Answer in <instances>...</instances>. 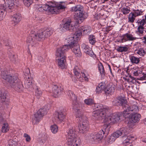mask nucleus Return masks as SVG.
<instances>
[{"label":"nucleus","instance_id":"nucleus-14","mask_svg":"<svg viewBox=\"0 0 146 146\" xmlns=\"http://www.w3.org/2000/svg\"><path fill=\"white\" fill-rule=\"evenodd\" d=\"M70 48L75 54L76 56L80 57L81 55V53L79 46L77 43H73L70 47Z\"/></svg>","mask_w":146,"mask_h":146},{"label":"nucleus","instance_id":"nucleus-58","mask_svg":"<svg viewBox=\"0 0 146 146\" xmlns=\"http://www.w3.org/2000/svg\"><path fill=\"white\" fill-rule=\"evenodd\" d=\"M3 115L0 113V123H2L5 121V119L4 118Z\"/></svg>","mask_w":146,"mask_h":146},{"label":"nucleus","instance_id":"nucleus-56","mask_svg":"<svg viewBox=\"0 0 146 146\" xmlns=\"http://www.w3.org/2000/svg\"><path fill=\"white\" fill-rule=\"evenodd\" d=\"M23 137L25 138V140L27 142H29L31 140L30 136L26 133L24 134Z\"/></svg>","mask_w":146,"mask_h":146},{"label":"nucleus","instance_id":"nucleus-60","mask_svg":"<svg viewBox=\"0 0 146 146\" xmlns=\"http://www.w3.org/2000/svg\"><path fill=\"white\" fill-rule=\"evenodd\" d=\"M142 40H143V42L145 44H146V36H144L143 37Z\"/></svg>","mask_w":146,"mask_h":146},{"label":"nucleus","instance_id":"nucleus-1","mask_svg":"<svg viewBox=\"0 0 146 146\" xmlns=\"http://www.w3.org/2000/svg\"><path fill=\"white\" fill-rule=\"evenodd\" d=\"M69 50L68 46L64 45L58 48L56 53V60L60 68L64 69L66 68V59L64 53Z\"/></svg>","mask_w":146,"mask_h":146},{"label":"nucleus","instance_id":"nucleus-45","mask_svg":"<svg viewBox=\"0 0 146 146\" xmlns=\"http://www.w3.org/2000/svg\"><path fill=\"white\" fill-rule=\"evenodd\" d=\"M81 27L79 28L77 30L74 35L77 36V38L78 39L80 36L82 35L83 31L80 29Z\"/></svg>","mask_w":146,"mask_h":146},{"label":"nucleus","instance_id":"nucleus-39","mask_svg":"<svg viewBox=\"0 0 146 146\" xmlns=\"http://www.w3.org/2000/svg\"><path fill=\"white\" fill-rule=\"evenodd\" d=\"M9 146H16L17 144V141L16 139H11L8 141Z\"/></svg>","mask_w":146,"mask_h":146},{"label":"nucleus","instance_id":"nucleus-50","mask_svg":"<svg viewBox=\"0 0 146 146\" xmlns=\"http://www.w3.org/2000/svg\"><path fill=\"white\" fill-rule=\"evenodd\" d=\"M143 12L141 10L137 9L134 10L133 13L134 14L136 17L143 15Z\"/></svg>","mask_w":146,"mask_h":146},{"label":"nucleus","instance_id":"nucleus-52","mask_svg":"<svg viewBox=\"0 0 146 146\" xmlns=\"http://www.w3.org/2000/svg\"><path fill=\"white\" fill-rule=\"evenodd\" d=\"M42 94V92L40 89L37 88L35 90V95L38 98H39Z\"/></svg>","mask_w":146,"mask_h":146},{"label":"nucleus","instance_id":"nucleus-31","mask_svg":"<svg viewBox=\"0 0 146 146\" xmlns=\"http://www.w3.org/2000/svg\"><path fill=\"white\" fill-rule=\"evenodd\" d=\"M129 59L131 62L133 64H137L140 61V59L133 55H131L129 56Z\"/></svg>","mask_w":146,"mask_h":146},{"label":"nucleus","instance_id":"nucleus-18","mask_svg":"<svg viewBox=\"0 0 146 146\" xmlns=\"http://www.w3.org/2000/svg\"><path fill=\"white\" fill-rule=\"evenodd\" d=\"M37 34V32H36L35 31L32 30L31 32V34L27 38L26 42L29 45L30 44L32 45L33 44L34 39H35L38 40L36 38V36H33V34Z\"/></svg>","mask_w":146,"mask_h":146},{"label":"nucleus","instance_id":"nucleus-15","mask_svg":"<svg viewBox=\"0 0 146 146\" xmlns=\"http://www.w3.org/2000/svg\"><path fill=\"white\" fill-rule=\"evenodd\" d=\"M136 39V38L134 36L131 34L126 33L121 36L120 42L123 43L127 41H133Z\"/></svg>","mask_w":146,"mask_h":146},{"label":"nucleus","instance_id":"nucleus-36","mask_svg":"<svg viewBox=\"0 0 146 146\" xmlns=\"http://www.w3.org/2000/svg\"><path fill=\"white\" fill-rule=\"evenodd\" d=\"M80 70L77 66L75 67L74 69V72L75 76H76L78 78H81V74L80 73Z\"/></svg>","mask_w":146,"mask_h":146},{"label":"nucleus","instance_id":"nucleus-54","mask_svg":"<svg viewBox=\"0 0 146 146\" xmlns=\"http://www.w3.org/2000/svg\"><path fill=\"white\" fill-rule=\"evenodd\" d=\"M84 102L87 105H91L94 104V101L92 99L88 98L86 99Z\"/></svg>","mask_w":146,"mask_h":146},{"label":"nucleus","instance_id":"nucleus-26","mask_svg":"<svg viewBox=\"0 0 146 146\" xmlns=\"http://www.w3.org/2000/svg\"><path fill=\"white\" fill-rule=\"evenodd\" d=\"M9 102V100L8 98L7 97L6 94L4 92L0 91V102H5L7 104Z\"/></svg>","mask_w":146,"mask_h":146},{"label":"nucleus","instance_id":"nucleus-37","mask_svg":"<svg viewBox=\"0 0 146 146\" xmlns=\"http://www.w3.org/2000/svg\"><path fill=\"white\" fill-rule=\"evenodd\" d=\"M136 53L141 56H143L146 54V50L144 48H140L137 50Z\"/></svg>","mask_w":146,"mask_h":146},{"label":"nucleus","instance_id":"nucleus-24","mask_svg":"<svg viewBox=\"0 0 146 146\" xmlns=\"http://www.w3.org/2000/svg\"><path fill=\"white\" fill-rule=\"evenodd\" d=\"M13 21L15 24L18 23L21 21V14L19 13H16L14 14L12 17Z\"/></svg>","mask_w":146,"mask_h":146},{"label":"nucleus","instance_id":"nucleus-2","mask_svg":"<svg viewBox=\"0 0 146 146\" xmlns=\"http://www.w3.org/2000/svg\"><path fill=\"white\" fill-rule=\"evenodd\" d=\"M66 5L65 3L61 2L58 4L55 2H49L43 5L46 11H48L52 14L58 13L60 10L65 9Z\"/></svg>","mask_w":146,"mask_h":146},{"label":"nucleus","instance_id":"nucleus-35","mask_svg":"<svg viewBox=\"0 0 146 146\" xmlns=\"http://www.w3.org/2000/svg\"><path fill=\"white\" fill-rule=\"evenodd\" d=\"M33 80L32 78H29L25 82V85L27 88L31 87L32 86Z\"/></svg>","mask_w":146,"mask_h":146},{"label":"nucleus","instance_id":"nucleus-7","mask_svg":"<svg viewBox=\"0 0 146 146\" xmlns=\"http://www.w3.org/2000/svg\"><path fill=\"white\" fill-rule=\"evenodd\" d=\"M122 117L120 113H114L107 116L104 119V121L108 123H115L119 121Z\"/></svg>","mask_w":146,"mask_h":146},{"label":"nucleus","instance_id":"nucleus-61","mask_svg":"<svg viewBox=\"0 0 146 146\" xmlns=\"http://www.w3.org/2000/svg\"><path fill=\"white\" fill-rule=\"evenodd\" d=\"M133 73L135 76H138L139 74L137 71H133Z\"/></svg>","mask_w":146,"mask_h":146},{"label":"nucleus","instance_id":"nucleus-13","mask_svg":"<svg viewBox=\"0 0 146 146\" xmlns=\"http://www.w3.org/2000/svg\"><path fill=\"white\" fill-rule=\"evenodd\" d=\"M54 115L56 122L60 123L65 120V115L61 110H58L54 113Z\"/></svg>","mask_w":146,"mask_h":146},{"label":"nucleus","instance_id":"nucleus-44","mask_svg":"<svg viewBox=\"0 0 146 146\" xmlns=\"http://www.w3.org/2000/svg\"><path fill=\"white\" fill-rule=\"evenodd\" d=\"M123 116L125 118H129L131 117V114L129 110H124L123 112Z\"/></svg>","mask_w":146,"mask_h":146},{"label":"nucleus","instance_id":"nucleus-43","mask_svg":"<svg viewBox=\"0 0 146 146\" xmlns=\"http://www.w3.org/2000/svg\"><path fill=\"white\" fill-rule=\"evenodd\" d=\"M104 88L105 86L104 85H102V84H100L96 88V92L98 93H99L104 90Z\"/></svg>","mask_w":146,"mask_h":146},{"label":"nucleus","instance_id":"nucleus-3","mask_svg":"<svg viewBox=\"0 0 146 146\" xmlns=\"http://www.w3.org/2000/svg\"><path fill=\"white\" fill-rule=\"evenodd\" d=\"M2 78L5 80L7 82V84L13 88L20 81L17 77L14 75L8 74L7 72L5 71H2L1 74Z\"/></svg>","mask_w":146,"mask_h":146},{"label":"nucleus","instance_id":"nucleus-47","mask_svg":"<svg viewBox=\"0 0 146 146\" xmlns=\"http://www.w3.org/2000/svg\"><path fill=\"white\" fill-rule=\"evenodd\" d=\"M144 27L138 26L137 27V30L136 31V33L142 34L143 33Z\"/></svg>","mask_w":146,"mask_h":146},{"label":"nucleus","instance_id":"nucleus-23","mask_svg":"<svg viewBox=\"0 0 146 146\" xmlns=\"http://www.w3.org/2000/svg\"><path fill=\"white\" fill-rule=\"evenodd\" d=\"M82 48L83 49L84 52L86 54L90 56H93L94 55V53L92 50V48L88 46L83 44L82 45Z\"/></svg>","mask_w":146,"mask_h":146},{"label":"nucleus","instance_id":"nucleus-59","mask_svg":"<svg viewBox=\"0 0 146 146\" xmlns=\"http://www.w3.org/2000/svg\"><path fill=\"white\" fill-rule=\"evenodd\" d=\"M82 76L84 78L85 80L86 81H88V78L87 76H86V75L84 73L82 72Z\"/></svg>","mask_w":146,"mask_h":146},{"label":"nucleus","instance_id":"nucleus-20","mask_svg":"<svg viewBox=\"0 0 146 146\" xmlns=\"http://www.w3.org/2000/svg\"><path fill=\"white\" fill-rule=\"evenodd\" d=\"M127 128L124 127L119 129L118 130L115 132L118 137L121 135H123V136H127Z\"/></svg>","mask_w":146,"mask_h":146},{"label":"nucleus","instance_id":"nucleus-19","mask_svg":"<svg viewBox=\"0 0 146 146\" xmlns=\"http://www.w3.org/2000/svg\"><path fill=\"white\" fill-rule=\"evenodd\" d=\"M74 26V22L72 21L70 19H68L66 20L64 24L63 28L67 30H70L72 29Z\"/></svg>","mask_w":146,"mask_h":146},{"label":"nucleus","instance_id":"nucleus-12","mask_svg":"<svg viewBox=\"0 0 146 146\" xmlns=\"http://www.w3.org/2000/svg\"><path fill=\"white\" fill-rule=\"evenodd\" d=\"M95 119L99 121H100L106 117V112L104 110H96L93 111V113Z\"/></svg>","mask_w":146,"mask_h":146},{"label":"nucleus","instance_id":"nucleus-28","mask_svg":"<svg viewBox=\"0 0 146 146\" xmlns=\"http://www.w3.org/2000/svg\"><path fill=\"white\" fill-rule=\"evenodd\" d=\"M8 12L2 4L0 5V21L3 20Z\"/></svg>","mask_w":146,"mask_h":146},{"label":"nucleus","instance_id":"nucleus-40","mask_svg":"<svg viewBox=\"0 0 146 146\" xmlns=\"http://www.w3.org/2000/svg\"><path fill=\"white\" fill-rule=\"evenodd\" d=\"M136 16L133 12L131 13L128 17V22L131 23H133L135 19Z\"/></svg>","mask_w":146,"mask_h":146},{"label":"nucleus","instance_id":"nucleus-25","mask_svg":"<svg viewBox=\"0 0 146 146\" xmlns=\"http://www.w3.org/2000/svg\"><path fill=\"white\" fill-rule=\"evenodd\" d=\"M68 95L69 98L72 100L73 104H75L74 109H76V108H77L78 107V105L77 104L78 103L76 102L77 98L75 95L74 94L73 92L72 91H69L68 93Z\"/></svg>","mask_w":146,"mask_h":146},{"label":"nucleus","instance_id":"nucleus-48","mask_svg":"<svg viewBox=\"0 0 146 146\" xmlns=\"http://www.w3.org/2000/svg\"><path fill=\"white\" fill-rule=\"evenodd\" d=\"M50 128L52 132L53 133H56L58 131V127L56 125L51 126Z\"/></svg>","mask_w":146,"mask_h":146},{"label":"nucleus","instance_id":"nucleus-21","mask_svg":"<svg viewBox=\"0 0 146 146\" xmlns=\"http://www.w3.org/2000/svg\"><path fill=\"white\" fill-rule=\"evenodd\" d=\"M61 88L60 86L57 85H54L53 88V96L55 98L58 97L60 94Z\"/></svg>","mask_w":146,"mask_h":146},{"label":"nucleus","instance_id":"nucleus-42","mask_svg":"<svg viewBox=\"0 0 146 146\" xmlns=\"http://www.w3.org/2000/svg\"><path fill=\"white\" fill-rule=\"evenodd\" d=\"M99 70L102 76L105 75V72L102 63H100L99 64Z\"/></svg>","mask_w":146,"mask_h":146},{"label":"nucleus","instance_id":"nucleus-46","mask_svg":"<svg viewBox=\"0 0 146 146\" xmlns=\"http://www.w3.org/2000/svg\"><path fill=\"white\" fill-rule=\"evenodd\" d=\"M88 39L90 43L92 44H94L96 42L95 37L93 35H91L89 36Z\"/></svg>","mask_w":146,"mask_h":146},{"label":"nucleus","instance_id":"nucleus-22","mask_svg":"<svg viewBox=\"0 0 146 146\" xmlns=\"http://www.w3.org/2000/svg\"><path fill=\"white\" fill-rule=\"evenodd\" d=\"M77 36H76L74 35L73 36L70 37L66 39V42H67L69 44L66 45L68 46L69 49L70 48V47L72 44H73V43H76V42L78 40L77 38Z\"/></svg>","mask_w":146,"mask_h":146},{"label":"nucleus","instance_id":"nucleus-62","mask_svg":"<svg viewBox=\"0 0 146 146\" xmlns=\"http://www.w3.org/2000/svg\"><path fill=\"white\" fill-rule=\"evenodd\" d=\"M132 109H133V110H137L138 109V108L137 106L135 105H133L132 107Z\"/></svg>","mask_w":146,"mask_h":146},{"label":"nucleus","instance_id":"nucleus-27","mask_svg":"<svg viewBox=\"0 0 146 146\" xmlns=\"http://www.w3.org/2000/svg\"><path fill=\"white\" fill-rule=\"evenodd\" d=\"M15 91L18 92H22L24 90V87L20 81L12 88Z\"/></svg>","mask_w":146,"mask_h":146},{"label":"nucleus","instance_id":"nucleus-5","mask_svg":"<svg viewBox=\"0 0 146 146\" xmlns=\"http://www.w3.org/2000/svg\"><path fill=\"white\" fill-rule=\"evenodd\" d=\"M104 133L103 130H101L97 133L87 135L86 138L92 143H100L103 138Z\"/></svg>","mask_w":146,"mask_h":146},{"label":"nucleus","instance_id":"nucleus-49","mask_svg":"<svg viewBox=\"0 0 146 146\" xmlns=\"http://www.w3.org/2000/svg\"><path fill=\"white\" fill-rule=\"evenodd\" d=\"M121 12L124 15H127L128 14L130 11V9L127 7H124L121 9Z\"/></svg>","mask_w":146,"mask_h":146},{"label":"nucleus","instance_id":"nucleus-6","mask_svg":"<svg viewBox=\"0 0 146 146\" xmlns=\"http://www.w3.org/2000/svg\"><path fill=\"white\" fill-rule=\"evenodd\" d=\"M53 32V30L52 28H47L42 32H38L37 34H34L33 35L36 36L38 40H40L43 38H45L50 36L52 34Z\"/></svg>","mask_w":146,"mask_h":146},{"label":"nucleus","instance_id":"nucleus-4","mask_svg":"<svg viewBox=\"0 0 146 146\" xmlns=\"http://www.w3.org/2000/svg\"><path fill=\"white\" fill-rule=\"evenodd\" d=\"M68 144L70 146H78L80 144V140L72 129H70L68 133Z\"/></svg>","mask_w":146,"mask_h":146},{"label":"nucleus","instance_id":"nucleus-10","mask_svg":"<svg viewBox=\"0 0 146 146\" xmlns=\"http://www.w3.org/2000/svg\"><path fill=\"white\" fill-rule=\"evenodd\" d=\"M47 113L46 110H36L32 120L33 124L34 125L37 124L41 118Z\"/></svg>","mask_w":146,"mask_h":146},{"label":"nucleus","instance_id":"nucleus-9","mask_svg":"<svg viewBox=\"0 0 146 146\" xmlns=\"http://www.w3.org/2000/svg\"><path fill=\"white\" fill-rule=\"evenodd\" d=\"M141 117V115L137 113L131 114L128 122V126L130 128H132L136 123H138Z\"/></svg>","mask_w":146,"mask_h":146},{"label":"nucleus","instance_id":"nucleus-57","mask_svg":"<svg viewBox=\"0 0 146 146\" xmlns=\"http://www.w3.org/2000/svg\"><path fill=\"white\" fill-rule=\"evenodd\" d=\"M3 42L4 45L6 46H10V42L7 39H4L3 40Z\"/></svg>","mask_w":146,"mask_h":146},{"label":"nucleus","instance_id":"nucleus-29","mask_svg":"<svg viewBox=\"0 0 146 146\" xmlns=\"http://www.w3.org/2000/svg\"><path fill=\"white\" fill-rule=\"evenodd\" d=\"M132 137L129 136H124L122 137L123 143L125 145H129L130 143L131 139Z\"/></svg>","mask_w":146,"mask_h":146},{"label":"nucleus","instance_id":"nucleus-34","mask_svg":"<svg viewBox=\"0 0 146 146\" xmlns=\"http://www.w3.org/2000/svg\"><path fill=\"white\" fill-rule=\"evenodd\" d=\"M118 137L115 133V132L113 133L111 135L109 136L107 139V142L110 143H112L114 142Z\"/></svg>","mask_w":146,"mask_h":146},{"label":"nucleus","instance_id":"nucleus-11","mask_svg":"<svg viewBox=\"0 0 146 146\" xmlns=\"http://www.w3.org/2000/svg\"><path fill=\"white\" fill-rule=\"evenodd\" d=\"M79 121L80 125L79 126V131L80 133H86L88 130L89 124L87 118L84 117L83 119H80Z\"/></svg>","mask_w":146,"mask_h":146},{"label":"nucleus","instance_id":"nucleus-64","mask_svg":"<svg viewBox=\"0 0 146 146\" xmlns=\"http://www.w3.org/2000/svg\"><path fill=\"white\" fill-rule=\"evenodd\" d=\"M143 123L146 126V118L143 120Z\"/></svg>","mask_w":146,"mask_h":146},{"label":"nucleus","instance_id":"nucleus-55","mask_svg":"<svg viewBox=\"0 0 146 146\" xmlns=\"http://www.w3.org/2000/svg\"><path fill=\"white\" fill-rule=\"evenodd\" d=\"M95 106L97 107V108H98V110H106L109 109L107 106H103L102 104H100L98 105H96H96H95Z\"/></svg>","mask_w":146,"mask_h":146},{"label":"nucleus","instance_id":"nucleus-8","mask_svg":"<svg viewBox=\"0 0 146 146\" xmlns=\"http://www.w3.org/2000/svg\"><path fill=\"white\" fill-rule=\"evenodd\" d=\"M71 11L74 12V16L76 19H79L81 21L84 15L82 7L80 5L73 7L72 8Z\"/></svg>","mask_w":146,"mask_h":146},{"label":"nucleus","instance_id":"nucleus-32","mask_svg":"<svg viewBox=\"0 0 146 146\" xmlns=\"http://www.w3.org/2000/svg\"><path fill=\"white\" fill-rule=\"evenodd\" d=\"M80 29L82 30L83 33L85 35L89 34L91 31V27L87 26L81 27Z\"/></svg>","mask_w":146,"mask_h":146},{"label":"nucleus","instance_id":"nucleus-17","mask_svg":"<svg viewBox=\"0 0 146 146\" xmlns=\"http://www.w3.org/2000/svg\"><path fill=\"white\" fill-rule=\"evenodd\" d=\"M126 102V100L123 98L119 97L113 102V104L118 106H125Z\"/></svg>","mask_w":146,"mask_h":146},{"label":"nucleus","instance_id":"nucleus-53","mask_svg":"<svg viewBox=\"0 0 146 146\" xmlns=\"http://www.w3.org/2000/svg\"><path fill=\"white\" fill-rule=\"evenodd\" d=\"M146 21L145 19H143L141 21L138 20L136 22V23L137 24V25L138 26H142L144 27V25H145Z\"/></svg>","mask_w":146,"mask_h":146},{"label":"nucleus","instance_id":"nucleus-38","mask_svg":"<svg viewBox=\"0 0 146 146\" xmlns=\"http://www.w3.org/2000/svg\"><path fill=\"white\" fill-rule=\"evenodd\" d=\"M104 91L106 94H109L113 92L114 89L110 86H107L106 88H104Z\"/></svg>","mask_w":146,"mask_h":146},{"label":"nucleus","instance_id":"nucleus-16","mask_svg":"<svg viewBox=\"0 0 146 146\" xmlns=\"http://www.w3.org/2000/svg\"><path fill=\"white\" fill-rule=\"evenodd\" d=\"M2 5L4 6V7L8 12H11L14 7V0H7L4 4Z\"/></svg>","mask_w":146,"mask_h":146},{"label":"nucleus","instance_id":"nucleus-41","mask_svg":"<svg viewBox=\"0 0 146 146\" xmlns=\"http://www.w3.org/2000/svg\"><path fill=\"white\" fill-rule=\"evenodd\" d=\"M9 127L8 124L7 123H4L1 128V131L3 133H5L7 132L9 130Z\"/></svg>","mask_w":146,"mask_h":146},{"label":"nucleus","instance_id":"nucleus-30","mask_svg":"<svg viewBox=\"0 0 146 146\" xmlns=\"http://www.w3.org/2000/svg\"><path fill=\"white\" fill-rule=\"evenodd\" d=\"M75 115L76 117L79 118V121H81L80 119H83L84 117H86L84 115L83 112L81 110H77Z\"/></svg>","mask_w":146,"mask_h":146},{"label":"nucleus","instance_id":"nucleus-51","mask_svg":"<svg viewBox=\"0 0 146 146\" xmlns=\"http://www.w3.org/2000/svg\"><path fill=\"white\" fill-rule=\"evenodd\" d=\"M23 3L26 6L29 7L33 3V0H22Z\"/></svg>","mask_w":146,"mask_h":146},{"label":"nucleus","instance_id":"nucleus-33","mask_svg":"<svg viewBox=\"0 0 146 146\" xmlns=\"http://www.w3.org/2000/svg\"><path fill=\"white\" fill-rule=\"evenodd\" d=\"M116 50L119 52H126L128 51L129 47L128 46H119L116 48Z\"/></svg>","mask_w":146,"mask_h":146},{"label":"nucleus","instance_id":"nucleus-63","mask_svg":"<svg viewBox=\"0 0 146 146\" xmlns=\"http://www.w3.org/2000/svg\"><path fill=\"white\" fill-rule=\"evenodd\" d=\"M48 105H46L44 106V108H42L43 109H48L49 110V108H48Z\"/></svg>","mask_w":146,"mask_h":146}]
</instances>
